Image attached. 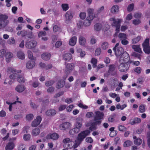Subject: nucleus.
<instances>
[{
	"mask_svg": "<svg viewBox=\"0 0 150 150\" xmlns=\"http://www.w3.org/2000/svg\"><path fill=\"white\" fill-rule=\"evenodd\" d=\"M90 132L89 130H87L81 132L78 134L75 140V143L74 145V148H76L82 142L85 137L89 135Z\"/></svg>",
	"mask_w": 150,
	"mask_h": 150,
	"instance_id": "nucleus-1",
	"label": "nucleus"
},
{
	"mask_svg": "<svg viewBox=\"0 0 150 150\" xmlns=\"http://www.w3.org/2000/svg\"><path fill=\"white\" fill-rule=\"evenodd\" d=\"M149 38H146L142 44L143 50L145 54H149L150 53V45Z\"/></svg>",
	"mask_w": 150,
	"mask_h": 150,
	"instance_id": "nucleus-2",
	"label": "nucleus"
},
{
	"mask_svg": "<svg viewBox=\"0 0 150 150\" xmlns=\"http://www.w3.org/2000/svg\"><path fill=\"white\" fill-rule=\"evenodd\" d=\"M110 21H113L112 24V26H114L116 28L115 31H117V32H119L120 26V23L121 21V20L120 19H116L114 18H110Z\"/></svg>",
	"mask_w": 150,
	"mask_h": 150,
	"instance_id": "nucleus-3",
	"label": "nucleus"
},
{
	"mask_svg": "<svg viewBox=\"0 0 150 150\" xmlns=\"http://www.w3.org/2000/svg\"><path fill=\"white\" fill-rule=\"evenodd\" d=\"M93 120L96 122H101V120L104 119V114L103 112L98 111L95 112Z\"/></svg>",
	"mask_w": 150,
	"mask_h": 150,
	"instance_id": "nucleus-4",
	"label": "nucleus"
},
{
	"mask_svg": "<svg viewBox=\"0 0 150 150\" xmlns=\"http://www.w3.org/2000/svg\"><path fill=\"white\" fill-rule=\"evenodd\" d=\"M130 67L128 63L123 62H122L118 67V69L121 72H125L129 69Z\"/></svg>",
	"mask_w": 150,
	"mask_h": 150,
	"instance_id": "nucleus-5",
	"label": "nucleus"
},
{
	"mask_svg": "<svg viewBox=\"0 0 150 150\" xmlns=\"http://www.w3.org/2000/svg\"><path fill=\"white\" fill-rule=\"evenodd\" d=\"M8 18V16L5 14H0V21L3 23L4 27L6 26L9 23Z\"/></svg>",
	"mask_w": 150,
	"mask_h": 150,
	"instance_id": "nucleus-6",
	"label": "nucleus"
},
{
	"mask_svg": "<svg viewBox=\"0 0 150 150\" xmlns=\"http://www.w3.org/2000/svg\"><path fill=\"white\" fill-rule=\"evenodd\" d=\"M113 50L115 52V55L117 57L121 56L124 52L123 48L121 47H118L115 50Z\"/></svg>",
	"mask_w": 150,
	"mask_h": 150,
	"instance_id": "nucleus-7",
	"label": "nucleus"
},
{
	"mask_svg": "<svg viewBox=\"0 0 150 150\" xmlns=\"http://www.w3.org/2000/svg\"><path fill=\"white\" fill-rule=\"evenodd\" d=\"M74 67L75 65L73 63H68L67 64L66 66V73L68 74H69L74 69Z\"/></svg>",
	"mask_w": 150,
	"mask_h": 150,
	"instance_id": "nucleus-8",
	"label": "nucleus"
},
{
	"mask_svg": "<svg viewBox=\"0 0 150 150\" xmlns=\"http://www.w3.org/2000/svg\"><path fill=\"white\" fill-rule=\"evenodd\" d=\"M59 135L57 133H54L48 134L46 138L47 139H51L53 140H56L59 139Z\"/></svg>",
	"mask_w": 150,
	"mask_h": 150,
	"instance_id": "nucleus-9",
	"label": "nucleus"
},
{
	"mask_svg": "<svg viewBox=\"0 0 150 150\" xmlns=\"http://www.w3.org/2000/svg\"><path fill=\"white\" fill-rule=\"evenodd\" d=\"M122 60L123 61V62L128 63L130 59V57L129 54L127 52H125L123 53L122 56L121 57L120 62H121L122 59Z\"/></svg>",
	"mask_w": 150,
	"mask_h": 150,
	"instance_id": "nucleus-10",
	"label": "nucleus"
},
{
	"mask_svg": "<svg viewBox=\"0 0 150 150\" xmlns=\"http://www.w3.org/2000/svg\"><path fill=\"white\" fill-rule=\"evenodd\" d=\"M37 42L35 41H31L27 42L25 46L29 49H31L35 47L37 45Z\"/></svg>",
	"mask_w": 150,
	"mask_h": 150,
	"instance_id": "nucleus-11",
	"label": "nucleus"
},
{
	"mask_svg": "<svg viewBox=\"0 0 150 150\" xmlns=\"http://www.w3.org/2000/svg\"><path fill=\"white\" fill-rule=\"evenodd\" d=\"M96 122H87L85 125L86 127H90L89 129L93 131L96 129Z\"/></svg>",
	"mask_w": 150,
	"mask_h": 150,
	"instance_id": "nucleus-12",
	"label": "nucleus"
},
{
	"mask_svg": "<svg viewBox=\"0 0 150 150\" xmlns=\"http://www.w3.org/2000/svg\"><path fill=\"white\" fill-rule=\"evenodd\" d=\"M71 125L70 122H63L60 125V128L61 130H64L70 127Z\"/></svg>",
	"mask_w": 150,
	"mask_h": 150,
	"instance_id": "nucleus-13",
	"label": "nucleus"
},
{
	"mask_svg": "<svg viewBox=\"0 0 150 150\" xmlns=\"http://www.w3.org/2000/svg\"><path fill=\"white\" fill-rule=\"evenodd\" d=\"M15 144L13 142H9L7 144L5 147V150H12L14 148Z\"/></svg>",
	"mask_w": 150,
	"mask_h": 150,
	"instance_id": "nucleus-14",
	"label": "nucleus"
},
{
	"mask_svg": "<svg viewBox=\"0 0 150 150\" xmlns=\"http://www.w3.org/2000/svg\"><path fill=\"white\" fill-rule=\"evenodd\" d=\"M35 62L33 60H30L28 61L26 64V67L28 69H31L33 68L35 66Z\"/></svg>",
	"mask_w": 150,
	"mask_h": 150,
	"instance_id": "nucleus-15",
	"label": "nucleus"
},
{
	"mask_svg": "<svg viewBox=\"0 0 150 150\" xmlns=\"http://www.w3.org/2000/svg\"><path fill=\"white\" fill-rule=\"evenodd\" d=\"M25 89L24 86L22 85H18L15 88V90L17 92L20 93L23 92Z\"/></svg>",
	"mask_w": 150,
	"mask_h": 150,
	"instance_id": "nucleus-16",
	"label": "nucleus"
},
{
	"mask_svg": "<svg viewBox=\"0 0 150 150\" xmlns=\"http://www.w3.org/2000/svg\"><path fill=\"white\" fill-rule=\"evenodd\" d=\"M63 57L64 59L67 61H69L72 57V54L70 53L65 54Z\"/></svg>",
	"mask_w": 150,
	"mask_h": 150,
	"instance_id": "nucleus-17",
	"label": "nucleus"
},
{
	"mask_svg": "<svg viewBox=\"0 0 150 150\" xmlns=\"http://www.w3.org/2000/svg\"><path fill=\"white\" fill-rule=\"evenodd\" d=\"M13 56V54L10 52H8L6 53L5 55V57L6 62L7 63H9L10 62Z\"/></svg>",
	"mask_w": 150,
	"mask_h": 150,
	"instance_id": "nucleus-18",
	"label": "nucleus"
},
{
	"mask_svg": "<svg viewBox=\"0 0 150 150\" xmlns=\"http://www.w3.org/2000/svg\"><path fill=\"white\" fill-rule=\"evenodd\" d=\"M41 57L44 60L47 61L50 59L51 57V54L49 53H45L41 55Z\"/></svg>",
	"mask_w": 150,
	"mask_h": 150,
	"instance_id": "nucleus-19",
	"label": "nucleus"
},
{
	"mask_svg": "<svg viewBox=\"0 0 150 150\" xmlns=\"http://www.w3.org/2000/svg\"><path fill=\"white\" fill-rule=\"evenodd\" d=\"M76 40L77 38L76 36L72 37L69 40V45L72 46H74L76 43Z\"/></svg>",
	"mask_w": 150,
	"mask_h": 150,
	"instance_id": "nucleus-20",
	"label": "nucleus"
},
{
	"mask_svg": "<svg viewBox=\"0 0 150 150\" xmlns=\"http://www.w3.org/2000/svg\"><path fill=\"white\" fill-rule=\"evenodd\" d=\"M133 138L134 139V143L135 145H139L142 142V140L139 138H137L135 136H133Z\"/></svg>",
	"mask_w": 150,
	"mask_h": 150,
	"instance_id": "nucleus-21",
	"label": "nucleus"
},
{
	"mask_svg": "<svg viewBox=\"0 0 150 150\" xmlns=\"http://www.w3.org/2000/svg\"><path fill=\"white\" fill-rule=\"evenodd\" d=\"M56 111L54 109H50L47 110L45 112L46 114L48 116H53L56 114Z\"/></svg>",
	"mask_w": 150,
	"mask_h": 150,
	"instance_id": "nucleus-22",
	"label": "nucleus"
},
{
	"mask_svg": "<svg viewBox=\"0 0 150 150\" xmlns=\"http://www.w3.org/2000/svg\"><path fill=\"white\" fill-rule=\"evenodd\" d=\"M87 11L88 14V18H91V20H93L94 18L93 16L94 9L92 8H89L88 9Z\"/></svg>",
	"mask_w": 150,
	"mask_h": 150,
	"instance_id": "nucleus-23",
	"label": "nucleus"
},
{
	"mask_svg": "<svg viewBox=\"0 0 150 150\" xmlns=\"http://www.w3.org/2000/svg\"><path fill=\"white\" fill-rule=\"evenodd\" d=\"M91 18H88L87 17L83 23V25L85 26H87L90 25L91 24V21L93 20H91Z\"/></svg>",
	"mask_w": 150,
	"mask_h": 150,
	"instance_id": "nucleus-24",
	"label": "nucleus"
},
{
	"mask_svg": "<svg viewBox=\"0 0 150 150\" xmlns=\"http://www.w3.org/2000/svg\"><path fill=\"white\" fill-rule=\"evenodd\" d=\"M17 56L18 58L21 59H23L25 57V54L21 51H19L17 52Z\"/></svg>",
	"mask_w": 150,
	"mask_h": 150,
	"instance_id": "nucleus-25",
	"label": "nucleus"
},
{
	"mask_svg": "<svg viewBox=\"0 0 150 150\" xmlns=\"http://www.w3.org/2000/svg\"><path fill=\"white\" fill-rule=\"evenodd\" d=\"M65 83V81H62L61 80L58 81L56 85V87L58 89H60L63 87Z\"/></svg>",
	"mask_w": 150,
	"mask_h": 150,
	"instance_id": "nucleus-26",
	"label": "nucleus"
},
{
	"mask_svg": "<svg viewBox=\"0 0 150 150\" xmlns=\"http://www.w3.org/2000/svg\"><path fill=\"white\" fill-rule=\"evenodd\" d=\"M79 42L80 44L81 45H84L86 42V39L85 38L82 36H80L79 38Z\"/></svg>",
	"mask_w": 150,
	"mask_h": 150,
	"instance_id": "nucleus-27",
	"label": "nucleus"
},
{
	"mask_svg": "<svg viewBox=\"0 0 150 150\" xmlns=\"http://www.w3.org/2000/svg\"><path fill=\"white\" fill-rule=\"evenodd\" d=\"M65 17L68 20H71L73 18V15L71 12L70 11H67L66 13Z\"/></svg>",
	"mask_w": 150,
	"mask_h": 150,
	"instance_id": "nucleus-28",
	"label": "nucleus"
},
{
	"mask_svg": "<svg viewBox=\"0 0 150 150\" xmlns=\"http://www.w3.org/2000/svg\"><path fill=\"white\" fill-rule=\"evenodd\" d=\"M74 129H76V132H79L80 131V128L82 126V124L81 122H75L74 124Z\"/></svg>",
	"mask_w": 150,
	"mask_h": 150,
	"instance_id": "nucleus-29",
	"label": "nucleus"
},
{
	"mask_svg": "<svg viewBox=\"0 0 150 150\" xmlns=\"http://www.w3.org/2000/svg\"><path fill=\"white\" fill-rule=\"evenodd\" d=\"M132 48L136 52L140 53H142V52L139 45H133L132 46Z\"/></svg>",
	"mask_w": 150,
	"mask_h": 150,
	"instance_id": "nucleus-30",
	"label": "nucleus"
},
{
	"mask_svg": "<svg viewBox=\"0 0 150 150\" xmlns=\"http://www.w3.org/2000/svg\"><path fill=\"white\" fill-rule=\"evenodd\" d=\"M119 10V6L117 5L113 6L111 9V11L112 13H115L118 12Z\"/></svg>",
	"mask_w": 150,
	"mask_h": 150,
	"instance_id": "nucleus-31",
	"label": "nucleus"
},
{
	"mask_svg": "<svg viewBox=\"0 0 150 150\" xmlns=\"http://www.w3.org/2000/svg\"><path fill=\"white\" fill-rule=\"evenodd\" d=\"M17 77V81L19 83H23L25 82V79L22 76L18 74Z\"/></svg>",
	"mask_w": 150,
	"mask_h": 150,
	"instance_id": "nucleus-32",
	"label": "nucleus"
},
{
	"mask_svg": "<svg viewBox=\"0 0 150 150\" xmlns=\"http://www.w3.org/2000/svg\"><path fill=\"white\" fill-rule=\"evenodd\" d=\"M40 132V130L39 129L36 128L33 130L32 132V135L35 136L38 135Z\"/></svg>",
	"mask_w": 150,
	"mask_h": 150,
	"instance_id": "nucleus-33",
	"label": "nucleus"
},
{
	"mask_svg": "<svg viewBox=\"0 0 150 150\" xmlns=\"http://www.w3.org/2000/svg\"><path fill=\"white\" fill-rule=\"evenodd\" d=\"M97 59L94 58H92L91 59V62L93 64L92 66L93 68H95L97 67Z\"/></svg>",
	"mask_w": 150,
	"mask_h": 150,
	"instance_id": "nucleus-34",
	"label": "nucleus"
},
{
	"mask_svg": "<svg viewBox=\"0 0 150 150\" xmlns=\"http://www.w3.org/2000/svg\"><path fill=\"white\" fill-rule=\"evenodd\" d=\"M27 32L26 31L23 30L20 31H18L17 33V35L18 36H19L21 35L22 37L25 36L27 34Z\"/></svg>",
	"mask_w": 150,
	"mask_h": 150,
	"instance_id": "nucleus-35",
	"label": "nucleus"
},
{
	"mask_svg": "<svg viewBox=\"0 0 150 150\" xmlns=\"http://www.w3.org/2000/svg\"><path fill=\"white\" fill-rule=\"evenodd\" d=\"M71 141L72 140L70 139L69 138H67L64 139L62 141V142L64 143L63 145L64 147L65 148L67 146L66 144L71 142Z\"/></svg>",
	"mask_w": 150,
	"mask_h": 150,
	"instance_id": "nucleus-36",
	"label": "nucleus"
},
{
	"mask_svg": "<svg viewBox=\"0 0 150 150\" xmlns=\"http://www.w3.org/2000/svg\"><path fill=\"white\" fill-rule=\"evenodd\" d=\"M115 66L114 64H110L109 66L108 72L111 73L114 71L115 69Z\"/></svg>",
	"mask_w": 150,
	"mask_h": 150,
	"instance_id": "nucleus-37",
	"label": "nucleus"
},
{
	"mask_svg": "<svg viewBox=\"0 0 150 150\" xmlns=\"http://www.w3.org/2000/svg\"><path fill=\"white\" fill-rule=\"evenodd\" d=\"M34 118V115L33 114H29L26 115L25 118L26 120L30 121L32 120Z\"/></svg>",
	"mask_w": 150,
	"mask_h": 150,
	"instance_id": "nucleus-38",
	"label": "nucleus"
},
{
	"mask_svg": "<svg viewBox=\"0 0 150 150\" xmlns=\"http://www.w3.org/2000/svg\"><path fill=\"white\" fill-rule=\"evenodd\" d=\"M102 27V25L100 23H96L95 25L94 26V29L95 30L97 31L100 30Z\"/></svg>",
	"mask_w": 150,
	"mask_h": 150,
	"instance_id": "nucleus-39",
	"label": "nucleus"
},
{
	"mask_svg": "<svg viewBox=\"0 0 150 150\" xmlns=\"http://www.w3.org/2000/svg\"><path fill=\"white\" fill-rule=\"evenodd\" d=\"M108 44L107 42H104L102 44L101 48L103 50H105L108 47Z\"/></svg>",
	"mask_w": 150,
	"mask_h": 150,
	"instance_id": "nucleus-40",
	"label": "nucleus"
},
{
	"mask_svg": "<svg viewBox=\"0 0 150 150\" xmlns=\"http://www.w3.org/2000/svg\"><path fill=\"white\" fill-rule=\"evenodd\" d=\"M31 137L29 134H25L23 135V139L25 141H28L30 140Z\"/></svg>",
	"mask_w": 150,
	"mask_h": 150,
	"instance_id": "nucleus-41",
	"label": "nucleus"
},
{
	"mask_svg": "<svg viewBox=\"0 0 150 150\" xmlns=\"http://www.w3.org/2000/svg\"><path fill=\"white\" fill-rule=\"evenodd\" d=\"M120 40L124 39L127 38L126 34L122 33H120L118 36Z\"/></svg>",
	"mask_w": 150,
	"mask_h": 150,
	"instance_id": "nucleus-42",
	"label": "nucleus"
},
{
	"mask_svg": "<svg viewBox=\"0 0 150 150\" xmlns=\"http://www.w3.org/2000/svg\"><path fill=\"white\" fill-rule=\"evenodd\" d=\"M27 53L28 58L31 60H34V57L33 56L32 52L30 50H28Z\"/></svg>",
	"mask_w": 150,
	"mask_h": 150,
	"instance_id": "nucleus-43",
	"label": "nucleus"
},
{
	"mask_svg": "<svg viewBox=\"0 0 150 150\" xmlns=\"http://www.w3.org/2000/svg\"><path fill=\"white\" fill-rule=\"evenodd\" d=\"M55 83L54 81L51 80L47 81L45 83V85L46 86H52Z\"/></svg>",
	"mask_w": 150,
	"mask_h": 150,
	"instance_id": "nucleus-44",
	"label": "nucleus"
},
{
	"mask_svg": "<svg viewBox=\"0 0 150 150\" xmlns=\"http://www.w3.org/2000/svg\"><path fill=\"white\" fill-rule=\"evenodd\" d=\"M134 4L132 3L130 4L127 7V11L129 12H131L134 9Z\"/></svg>",
	"mask_w": 150,
	"mask_h": 150,
	"instance_id": "nucleus-45",
	"label": "nucleus"
},
{
	"mask_svg": "<svg viewBox=\"0 0 150 150\" xmlns=\"http://www.w3.org/2000/svg\"><path fill=\"white\" fill-rule=\"evenodd\" d=\"M145 107L144 105L142 104L139 106V111L140 112L143 113L145 111Z\"/></svg>",
	"mask_w": 150,
	"mask_h": 150,
	"instance_id": "nucleus-46",
	"label": "nucleus"
},
{
	"mask_svg": "<svg viewBox=\"0 0 150 150\" xmlns=\"http://www.w3.org/2000/svg\"><path fill=\"white\" fill-rule=\"evenodd\" d=\"M141 39L140 36H137V37L132 39V43L134 44H136Z\"/></svg>",
	"mask_w": 150,
	"mask_h": 150,
	"instance_id": "nucleus-47",
	"label": "nucleus"
},
{
	"mask_svg": "<svg viewBox=\"0 0 150 150\" xmlns=\"http://www.w3.org/2000/svg\"><path fill=\"white\" fill-rule=\"evenodd\" d=\"M18 74L16 73H13L12 74H11L10 76V78L11 79L14 80L16 79V77H18Z\"/></svg>",
	"mask_w": 150,
	"mask_h": 150,
	"instance_id": "nucleus-48",
	"label": "nucleus"
},
{
	"mask_svg": "<svg viewBox=\"0 0 150 150\" xmlns=\"http://www.w3.org/2000/svg\"><path fill=\"white\" fill-rule=\"evenodd\" d=\"M104 9V7L103 6L100 8L97 11V12L95 13V14L96 15V16L97 15L100 13L102 11H103Z\"/></svg>",
	"mask_w": 150,
	"mask_h": 150,
	"instance_id": "nucleus-49",
	"label": "nucleus"
},
{
	"mask_svg": "<svg viewBox=\"0 0 150 150\" xmlns=\"http://www.w3.org/2000/svg\"><path fill=\"white\" fill-rule=\"evenodd\" d=\"M7 42L9 44H13L15 42V40L13 38H11L8 39Z\"/></svg>",
	"mask_w": 150,
	"mask_h": 150,
	"instance_id": "nucleus-50",
	"label": "nucleus"
},
{
	"mask_svg": "<svg viewBox=\"0 0 150 150\" xmlns=\"http://www.w3.org/2000/svg\"><path fill=\"white\" fill-rule=\"evenodd\" d=\"M131 145V142L129 141H125L124 144V147H127L130 146Z\"/></svg>",
	"mask_w": 150,
	"mask_h": 150,
	"instance_id": "nucleus-51",
	"label": "nucleus"
},
{
	"mask_svg": "<svg viewBox=\"0 0 150 150\" xmlns=\"http://www.w3.org/2000/svg\"><path fill=\"white\" fill-rule=\"evenodd\" d=\"M46 32L45 31H43L40 32L38 34V36L39 37H42L45 36L46 35Z\"/></svg>",
	"mask_w": 150,
	"mask_h": 150,
	"instance_id": "nucleus-52",
	"label": "nucleus"
},
{
	"mask_svg": "<svg viewBox=\"0 0 150 150\" xmlns=\"http://www.w3.org/2000/svg\"><path fill=\"white\" fill-rule=\"evenodd\" d=\"M62 6L63 10L65 11H67L69 8V6L67 4H62Z\"/></svg>",
	"mask_w": 150,
	"mask_h": 150,
	"instance_id": "nucleus-53",
	"label": "nucleus"
},
{
	"mask_svg": "<svg viewBox=\"0 0 150 150\" xmlns=\"http://www.w3.org/2000/svg\"><path fill=\"white\" fill-rule=\"evenodd\" d=\"M134 71L138 74H140L142 71V69L139 67H137L134 69Z\"/></svg>",
	"mask_w": 150,
	"mask_h": 150,
	"instance_id": "nucleus-54",
	"label": "nucleus"
},
{
	"mask_svg": "<svg viewBox=\"0 0 150 150\" xmlns=\"http://www.w3.org/2000/svg\"><path fill=\"white\" fill-rule=\"evenodd\" d=\"M62 41H57L55 44V47L56 48H59L62 44Z\"/></svg>",
	"mask_w": 150,
	"mask_h": 150,
	"instance_id": "nucleus-55",
	"label": "nucleus"
},
{
	"mask_svg": "<svg viewBox=\"0 0 150 150\" xmlns=\"http://www.w3.org/2000/svg\"><path fill=\"white\" fill-rule=\"evenodd\" d=\"M66 105H61L58 108L59 111H62L64 110L66 108Z\"/></svg>",
	"mask_w": 150,
	"mask_h": 150,
	"instance_id": "nucleus-56",
	"label": "nucleus"
},
{
	"mask_svg": "<svg viewBox=\"0 0 150 150\" xmlns=\"http://www.w3.org/2000/svg\"><path fill=\"white\" fill-rule=\"evenodd\" d=\"M42 118L40 116L38 115L33 122H41Z\"/></svg>",
	"mask_w": 150,
	"mask_h": 150,
	"instance_id": "nucleus-57",
	"label": "nucleus"
},
{
	"mask_svg": "<svg viewBox=\"0 0 150 150\" xmlns=\"http://www.w3.org/2000/svg\"><path fill=\"white\" fill-rule=\"evenodd\" d=\"M53 31L54 32H57L60 30V28L57 25H55L53 27Z\"/></svg>",
	"mask_w": 150,
	"mask_h": 150,
	"instance_id": "nucleus-58",
	"label": "nucleus"
},
{
	"mask_svg": "<svg viewBox=\"0 0 150 150\" xmlns=\"http://www.w3.org/2000/svg\"><path fill=\"white\" fill-rule=\"evenodd\" d=\"M147 144L149 147L150 148V133L148 132L147 134Z\"/></svg>",
	"mask_w": 150,
	"mask_h": 150,
	"instance_id": "nucleus-59",
	"label": "nucleus"
},
{
	"mask_svg": "<svg viewBox=\"0 0 150 150\" xmlns=\"http://www.w3.org/2000/svg\"><path fill=\"white\" fill-rule=\"evenodd\" d=\"M101 52V50L100 48H97L95 51V54L96 55H99L100 54Z\"/></svg>",
	"mask_w": 150,
	"mask_h": 150,
	"instance_id": "nucleus-60",
	"label": "nucleus"
},
{
	"mask_svg": "<svg viewBox=\"0 0 150 150\" xmlns=\"http://www.w3.org/2000/svg\"><path fill=\"white\" fill-rule=\"evenodd\" d=\"M86 13L84 12L81 13L79 14L80 17L82 19H84L86 18Z\"/></svg>",
	"mask_w": 150,
	"mask_h": 150,
	"instance_id": "nucleus-61",
	"label": "nucleus"
},
{
	"mask_svg": "<svg viewBox=\"0 0 150 150\" xmlns=\"http://www.w3.org/2000/svg\"><path fill=\"white\" fill-rule=\"evenodd\" d=\"M6 53V51L4 49H2L0 50V57H3Z\"/></svg>",
	"mask_w": 150,
	"mask_h": 150,
	"instance_id": "nucleus-62",
	"label": "nucleus"
},
{
	"mask_svg": "<svg viewBox=\"0 0 150 150\" xmlns=\"http://www.w3.org/2000/svg\"><path fill=\"white\" fill-rule=\"evenodd\" d=\"M76 131L77 130H76V129L74 128L70 130L69 131V133L70 134L73 135L78 132H76Z\"/></svg>",
	"mask_w": 150,
	"mask_h": 150,
	"instance_id": "nucleus-63",
	"label": "nucleus"
},
{
	"mask_svg": "<svg viewBox=\"0 0 150 150\" xmlns=\"http://www.w3.org/2000/svg\"><path fill=\"white\" fill-rule=\"evenodd\" d=\"M93 115L94 114L92 112H87L86 115V117L89 118L93 117Z\"/></svg>",
	"mask_w": 150,
	"mask_h": 150,
	"instance_id": "nucleus-64",
	"label": "nucleus"
}]
</instances>
